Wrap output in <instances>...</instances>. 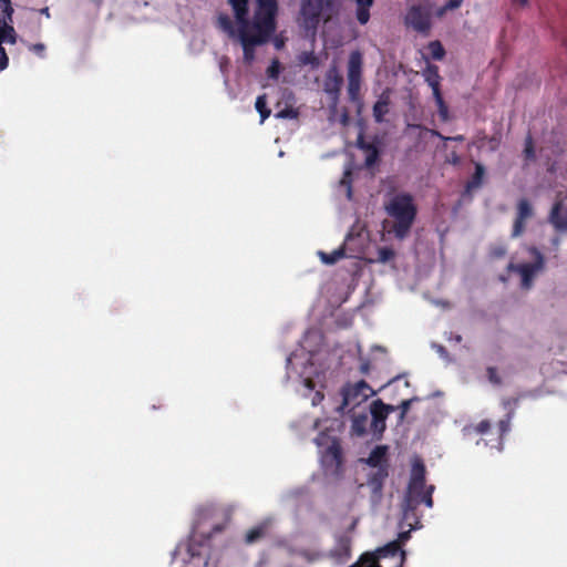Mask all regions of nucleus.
<instances>
[{
	"instance_id": "f257e3e1",
	"label": "nucleus",
	"mask_w": 567,
	"mask_h": 567,
	"mask_svg": "<svg viewBox=\"0 0 567 567\" xmlns=\"http://www.w3.org/2000/svg\"><path fill=\"white\" fill-rule=\"evenodd\" d=\"M233 8L236 25L228 16L218 17V27L231 39L238 41L244 59L251 62L255 49L268 41L276 29V0H256L254 16L248 18V0H228Z\"/></svg>"
},
{
	"instance_id": "f03ea898",
	"label": "nucleus",
	"mask_w": 567,
	"mask_h": 567,
	"mask_svg": "<svg viewBox=\"0 0 567 567\" xmlns=\"http://www.w3.org/2000/svg\"><path fill=\"white\" fill-rule=\"evenodd\" d=\"M383 230L396 240L406 239L417 217V205L413 195L408 192L390 194L383 203Z\"/></svg>"
},
{
	"instance_id": "7ed1b4c3",
	"label": "nucleus",
	"mask_w": 567,
	"mask_h": 567,
	"mask_svg": "<svg viewBox=\"0 0 567 567\" xmlns=\"http://www.w3.org/2000/svg\"><path fill=\"white\" fill-rule=\"evenodd\" d=\"M527 250L534 257V262H511L507 267L509 271L520 276V286L523 289H529L533 286L536 275L545 268V259L540 250L535 246L528 247Z\"/></svg>"
},
{
	"instance_id": "20e7f679",
	"label": "nucleus",
	"mask_w": 567,
	"mask_h": 567,
	"mask_svg": "<svg viewBox=\"0 0 567 567\" xmlns=\"http://www.w3.org/2000/svg\"><path fill=\"white\" fill-rule=\"evenodd\" d=\"M433 492L434 486L430 485L423 497L404 494L402 503V522L406 524L409 527H411V529H416L421 527L420 516L417 515V508L422 503L430 508L433 506Z\"/></svg>"
},
{
	"instance_id": "39448f33",
	"label": "nucleus",
	"mask_w": 567,
	"mask_h": 567,
	"mask_svg": "<svg viewBox=\"0 0 567 567\" xmlns=\"http://www.w3.org/2000/svg\"><path fill=\"white\" fill-rule=\"evenodd\" d=\"M12 12L10 0H0V44L2 42L13 44L16 42V31L11 25ZM8 66V56L4 49L0 45V71Z\"/></svg>"
},
{
	"instance_id": "423d86ee",
	"label": "nucleus",
	"mask_w": 567,
	"mask_h": 567,
	"mask_svg": "<svg viewBox=\"0 0 567 567\" xmlns=\"http://www.w3.org/2000/svg\"><path fill=\"white\" fill-rule=\"evenodd\" d=\"M374 394V390L363 380L348 384L342 389V408L359 405Z\"/></svg>"
},
{
	"instance_id": "0eeeda50",
	"label": "nucleus",
	"mask_w": 567,
	"mask_h": 567,
	"mask_svg": "<svg viewBox=\"0 0 567 567\" xmlns=\"http://www.w3.org/2000/svg\"><path fill=\"white\" fill-rule=\"evenodd\" d=\"M333 0H301V18L307 29H312L319 22L323 11L331 7Z\"/></svg>"
},
{
	"instance_id": "6e6552de",
	"label": "nucleus",
	"mask_w": 567,
	"mask_h": 567,
	"mask_svg": "<svg viewBox=\"0 0 567 567\" xmlns=\"http://www.w3.org/2000/svg\"><path fill=\"white\" fill-rule=\"evenodd\" d=\"M427 488L429 486L425 485V466L421 460H416L412 465L405 494L423 497Z\"/></svg>"
},
{
	"instance_id": "1a4fd4ad",
	"label": "nucleus",
	"mask_w": 567,
	"mask_h": 567,
	"mask_svg": "<svg viewBox=\"0 0 567 567\" xmlns=\"http://www.w3.org/2000/svg\"><path fill=\"white\" fill-rule=\"evenodd\" d=\"M534 216V209L528 199L522 198L517 203L516 217L513 225L512 237H519L526 229V220Z\"/></svg>"
},
{
	"instance_id": "9d476101",
	"label": "nucleus",
	"mask_w": 567,
	"mask_h": 567,
	"mask_svg": "<svg viewBox=\"0 0 567 567\" xmlns=\"http://www.w3.org/2000/svg\"><path fill=\"white\" fill-rule=\"evenodd\" d=\"M563 153V147L554 137L545 141L538 150L539 157L543 159L544 165L547 166L548 172H554L556 164L555 158Z\"/></svg>"
},
{
	"instance_id": "9b49d317",
	"label": "nucleus",
	"mask_w": 567,
	"mask_h": 567,
	"mask_svg": "<svg viewBox=\"0 0 567 567\" xmlns=\"http://www.w3.org/2000/svg\"><path fill=\"white\" fill-rule=\"evenodd\" d=\"M426 74V82L432 89L433 97L435 100L437 112L440 115V118L443 122L449 121V107L443 99L441 87H440V73H425Z\"/></svg>"
},
{
	"instance_id": "f8f14e48",
	"label": "nucleus",
	"mask_w": 567,
	"mask_h": 567,
	"mask_svg": "<svg viewBox=\"0 0 567 567\" xmlns=\"http://www.w3.org/2000/svg\"><path fill=\"white\" fill-rule=\"evenodd\" d=\"M406 24L419 32H426L430 29V13L420 8L412 7L405 18Z\"/></svg>"
},
{
	"instance_id": "ddd939ff",
	"label": "nucleus",
	"mask_w": 567,
	"mask_h": 567,
	"mask_svg": "<svg viewBox=\"0 0 567 567\" xmlns=\"http://www.w3.org/2000/svg\"><path fill=\"white\" fill-rule=\"evenodd\" d=\"M389 464H383V466L374 467L375 470L369 474L368 486L375 498L382 496L384 482L389 476Z\"/></svg>"
},
{
	"instance_id": "4468645a",
	"label": "nucleus",
	"mask_w": 567,
	"mask_h": 567,
	"mask_svg": "<svg viewBox=\"0 0 567 567\" xmlns=\"http://www.w3.org/2000/svg\"><path fill=\"white\" fill-rule=\"evenodd\" d=\"M321 462L326 468L338 472L342 466V450L338 441H333L323 452Z\"/></svg>"
},
{
	"instance_id": "2eb2a0df",
	"label": "nucleus",
	"mask_w": 567,
	"mask_h": 567,
	"mask_svg": "<svg viewBox=\"0 0 567 567\" xmlns=\"http://www.w3.org/2000/svg\"><path fill=\"white\" fill-rule=\"evenodd\" d=\"M548 221L559 233H567V205L556 202L549 213Z\"/></svg>"
},
{
	"instance_id": "dca6fc26",
	"label": "nucleus",
	"mask_w": 567,
	"mask_h": 567,
	"mask_svg": "<svg viewBox=\"0 0 567 567\" xmlns=\"http://www.w3.org/2000/svg\"><path fill=\"white\" fill-rule=\"evenodd\" d=\"M351 556V539L348 536H341L336 546L330 550V557L337 563L343 564Z\"/></svg>"
},
{
	"instance_id": "f3484780",
	"label": "nucleus",
	"mask_w": 567,
	"mask_h": 567,
	"mask_svg": "<svg viewBox=\"0 0 567 567\" xmlns=\"http://www.w3.org/2000/svg\"><path fill=\"white\" fill-rule=\"evenodd\" d=\"M399 553L401 556V561H400L399 567H403L405 559H406V553H405V550H403L401 548L400 542H398V540L388 543L386 545L378 548L373 554H375L378 556V560H379L381 557L395 556Z\"/></svg>"
},
{
	"instance_id": "a211bd4d",
	"label": "nucleus",
	"mask_w": 567,
	"mask_h": 567,
	"mask_svg": "<svg viewBox=\"0 0 567 567\" xmlns=\"http://www.w3.org/2000/svg\"><path fill=\"white\" fill-rule=\"evenodd\" d=\"M390 103L391 100L389 91L382 92L373 105V117L377 123H382L384 121V116L389 113Z\"/></svg>"
},
{
	"instance_id": "6ab92c4d",
	"label": "nucleus",
	"mask_w": 567,
	"mask_h": 567,
	"mask_svg": "<svg viewBox=\"0 0 567 567\" xmlns=\"http://www.w3.org/2000/svg\"><path fill=\"white\" fill-rule=\"evenodd\" d=\"M386 445H378L370 452L365 462L371 467H379L383 466V464H389L386 461Z\"/></svg>"
},
{
	"instance_id": "aec40b11",
	"label": "nucleus",
	"mask_w": 567,
	"mask_h": 567,
	"mask_svg": "<svg viewBox=\"0 0 567 567\" xmlns=\"http://www.w3.org/2000/svg\"><path fill=\"white\" fill-rule=\"evenodd\" d=\"M269 529V523L262 522L250 529H248L245 534L246 544H254L262 539Z\"/></svg>"
},
{
	"instance_id": "412c9836",
	"label": "nucleus",
	"mask_w": 567,
	"mask_h": 567,
	"mask_svg": "<svg viewBox=\"0 0 567 567\" xmlns=\"http://www.w3.org/2000/svg\"><path fill=\"white\" fill-rule=\"evenodd\" d=\"M395 409V406L385 404L381 400H375L371 404V419L386 421L389 413Z\"/></svg>"
},
{
	"instance_id": "4be33fe9",
	"label": "nucleus",
	"mask_w": 567,
	"mask_h": 567,
	"mask_svg": "<svg viewBox=\"0 0 567 567\" xmlns=\"http://www.w3.org/2000/svg\"><path fill=\"white\" fill-rule=\"evenodd\" d=\"M327 80L324 82V91L332 95L333 97H337L340 87L343 83V76L342 73H327Z\"/></svg>"
},
{
	"instance_id": "5701e85b",
	"label": "nucleus",
	"mask_w": 567,
	"mask_h": 567,
	"mask_svg": "<svg viewBox=\"0 0 567 567\" xmlns=\"http://www.w3.org/2000/svg\"><path fill=\"white\" fill-rule=\"evenodd\" d=\"M357 4L355 17L360 24H367L370 19V8L373 0H352Z\"/></svg>"
},
{
	"instance_id": "b1692460",
	"label": "nucleus",
	"mask_w": 567,
	"mask_h": 567,
	"mask_svg": "<svg viewBox=\"0 0 567 567\" xmlns=\"http://www.w3.org/2000/svg\"><path fill=\"white\" fill-rule=\"evenodd\" d=\"M523 158L525 166L535 163L537 159L535 143L530 133L526 135L524 141Z\"/></svg>"
},
{
	"instance_id": "393cba45",
	"label": "nucleus",
	"mask_w": 567,
	"mask_h": 567,
	"mask_svg": "<svg viewBox=\"0 0 567 567\" xmlns=\"http://www.w3.org/2000/svg\"><path fill=\"white\" fill-rule=\"evenodd\" d=\"M362 73H348V93L352 101L359 99Z\"/></svg>"
},
{
	"instance_id": "a878e982",
	"label": "nucleus",
	"mask_w": 567,
	"mask_h": 567,
	"mask_svg": "<svg viewBox=\"0 0 567 567\" xmlns=\"http://www.w3.org/2000/svg\"><path fill=\"white\" fill-rule=\"evenodd\" d=\"M318 255L323 264L334 265L344 257L346 250L343 247H339L331 252L319 251Z\"/></svg>"
},
{
	"instance_id": "bb28decb",
	"label": "nucleus",
	"mask_w": 567,
	"mask_h": 567,
	"mask_svg": "<svg viewBox=\"0 0 567 567\" xmlns=\"http://www.w3.org/2000/svg\"><path fill=\"white\" fill-rule=\"evenodd\" d=\"M513 413H508L505 419L501 420L497 424L498 437H497V447L502 450L503 439L511 430V420Z\"/></svg>"
},
{
	"instance_id": "cd10ccee",
	"label": "nucleus",
	"mask_w": 567,
	"mask_h": 567,
	"mask_svg": "<svg viewBox=\"0 0 567 567\" xmlns=\"http://www.w3.org/2000/svg\"><path fill=\"white\" fill-rule=\"evenodd\" d=\"M349 567H381V565L378 563V556L375 554L364 553L357 563Z\"/></svg>"
},
{
	"instance_id": "c85d7f7f",
	"label": "nucleus",
	"mask_w": 567,
	"mask_h": 567,
	"mask_svg": "<svg viewBox=\"0 0 567 567\" xmlns=\"http://www.w3.org/2000/svg\"><path fill=\"white\" fill-rule=\"evenodd\" d=\"M368 416L355 415L352 420V433L358 436H363L367 433Z\"/></svg>"
},
{
	"instance_id": "c756f323",
	"label": "nucleus",
	"mask_w": 567,
	"mask_h": 567,
	"mask_svg": "<svg viewBox=\"0 0 567 567\" xmlns=\"http://www.w3.org/2000/svg\"><path fill=\"white\" fill-rule=\"evenodd\" d=\"M484 173H485L484 166L482 164L477 163L475 165V172H474L471 181H468L466 184V189L471 190L474 188H478L482 185V179H483Z\"/></svg>"
},
{
	"instance_id": "7c9ffc66",
	"label": "nucleus",
	"mask_w": 567,
	"mask_h": 567,
	"mask_svg": "<svg viewBox=\"0 0 567 567\" xmlns=\"http://www.w3.org/2000/svg\"><path fill=\"white\" fill-rule=\"evenodd\" d=\"M255 107L260 114L261 123L269 117L271 111L267 106V95L262 94L256 99Z\"/></svg>"
},
{
	"instance_id": "2f4dec72",
	"label": "nucleus",
	"mask_w": 567,
	"mask_h": 567,
	"mask_svg": "<svg viewBox=\"0 0 567 567\" xmlns=\"http://www.w3.org/2000/svg\"><path fill=\"white\" fill-rule=\"evenodd\" d=\"M299 115V111L292 105H286L284 109L278 110L276 113V117L278 118H297Z\"/></svg>"
},
{
	"instance_id": "473e14b6",
	"label": "nucleus",
	"mask_w": 567,
	"mask_h": 567,
	"mask_svg": "<svg viewBox=\"0 0 567 567\" xmlns=\"http://www.w3.org/2000/svg\"><path fill=\"white\" fill-rule=\"evenodd\" d=\"M299 61L301 66H311V68H319L320 63L318 62V59L312 53H302L299 55Z\"/></svg>"
},
{
	"instance_id": "72a5a7b5",
	"label": "nucleus",
	"mask_w": 567,
	"mask_h": 567,
	"mask_svg": "<svg viewBox=\"0 0 567 567\" xmlns=\"http://www.w3.org/2000/svg\"><path fill=\"white\" fill-rule=\"evenodd\" d=\"M370 427L373 435L380 439L386 427L385 421L371 419Z\"/></svg>"
},
{
	"instance_id": "f704fd0d",
	"label": "nucleus",
	"mask_w": 567,
	"mask_h": 567,
	"mask_svg": "<svg viewBox=\"0 0 567 567\" xmlns=\"http://www.w3.org/2000/svg\"><path fill=\"white\" fill-rule=\"evenodd\" d=\"M362 58L359 52H352L349 58L348 71H360Z\"/></svg>"
},
{
	"instance_id": "c9c22d12",
	"label": "nucleus",
	"mask_w": 567,
	"mask_h": 567,
	"mask_svg": "<svg viewBox=\"0 0 567 567\" xmlns=\"http://www.w3.org/2000/svg\"><path fill=\"white\" fill-rule=\"evenodd\" d=\"M395 256V252L392 248L382 247L378 250V259L381 262H388L392 260Z\"/></svg>"
},
{
	"instance_id": "e433bc0d",
	"label": "nucleus",
	"mask_w": 567,
	"mask_h": 567,
	"mask_svg": "<svg viewBox=\"0 0 567 567\" xmlns=\"http://www.w3.org/2000/svg\"><path fill=\"white\" fill-rule=\"evenodd\" d=\"M429 52L434 59L439 60L443 56L444 50L439 42H432L429 45Z\"/></svg>"
},
{
	"instance_id": "4c0bfd02",
	"label": "nucleus",
	"mask_w": 567,
	"mask_h": 567,
	"mask_svg": "<svg viewBox=\"0 0 567 567\" xmlns=\"http://www.w3.org/2000/svg\"><path fill=\"white\" fill-rule=\"evenodd\" d=\"M417 400H419L417 398H412V399L403 400L401 402V404L399 405V409H400L399 419L401 421L405 417L406 413L409 412L412 402L417 401Z\"/></svg>"
},
{
	"instance_id": "58836bf2",
	"label": "nucleus",
	"mask_w": 567,
	"mask_h": 567,
	"mask_svg": "<svg viewBox=\"0 0 567 567\" xmlns=\"http://www.w3.org/2000/svg\"><path fill=\"white\" fill-rule=\"evenodd\" d=\"M487 378L489 380L491 383L495 384V385H499L502 384V379L501 377L498 375L497 373V369L494 368V367H488L487 370Z\"/></svg>"
},
{
	"instance_id": "ea45409f",
	"label": "nucleus",
	"mask_w": 567,
	"mask_h": 567,
	"mask_svg": "<svg viewBox=\"0 0 567 567\" xmlns=\"http://www.w3.org/2000/svg\"><path fill=\"white\" fill-rule=\"evenodd\" d=\"M492 427V424L488 420H482L474 426V431L477 434H487Z\"/></svg>"
},
{
	"instance_id": "a19ab883",
	"label": "nucleus",
	"mask_w": 567,
	"mask_h": 567,
	"mask_svg": "<svg viewBox=\"0 0 567 567\" xmlns=\"http://www.w3.org/2000/svg\"><path fill=\"white\" fill-rule=\"evenodd\" d=\"M378 158H379V150L378 148L372 150L365 156V165L368 167L373 166L377 163Z\"/></svg>"
},
{
	"instance_id": "79ce46f5",
	"label": "nucleus",
	"mask_w": 567,
	"mask_h": 567,
	"mask_svg": "<svg viewBox=\"0 0 567 567\" xmlns=\"http://www.w3.org/2000/svg\"><path fill=\"white\" fill-rule=\"evenodd\" d=\"M559 246H560V237L556 235V236L550 238V247H548L547 250L549 252L553 251L554 252V257H557V252H558Z\"/></svg>"
},
{
	"instance_id": "37998d69",
	"label": "nucleus",
	"mask_w": 567,
	"mask_h": 567,
	"mask_svg": "<svg viewBox=\"0 0 567 567\" xmlns=\"http://www.w3.org/2000/svg\"><path fill=\"white\" fill-rule=\"evenodd\" d=\"M370 368H371V364H370V361L369 359L367 358H360V372L362 374H368L370 372Z\"/></svg>"
},
{
	"instance_id": "c03bdc74",
	"label": "nucleus",
	"mask_w": 567,
	"mask_h": 567,
	"mask_svg": "<svg viewBox=\"0 0 567 567\" xmlns=\"http://www.w3.org/2000/svg\"><path fill=\"white\" fill-rule=\"evenodd\" d=\"M351 173L347 171L344 173L343 178L341 179V184L346 185L348 187V197H351L352 190H351V181H350Z\"/></svg>"
},
{
	"instance_id": "a18cd8bd",
	"label": "nucleus",
	"mask_w": 567,
	"mask_h": 567,
	"mask_svg": "<svg viewBox=\"0 0 567 567\" xmlns=\"http://www.w3.org/2000/svg\"><path fill=\"white\" fill-rule=\"evenodd\" d=\"M411 528L409 530H403L401 533H399L398 535V542H400V546L402 547V545L408 542L411 537Z\"/></svg>"
},
{
	"instance_id": "49530a36",
	"label": "nucleus",
	"mask_w": 567,
	"mask_h": 567,
	"mask_svg": "<svg viewBox=\"0 0 567 567\" xmlns=\"http://www.w3.org/2000/svg\"><path fill=\"white\" fill-rule=\"evenodd\" d=\"M225 529V524H217L213 527L212 532L205 537V540H209L214 534L221 533Z\"/></svg>"
},
{
	"instance_id": "de8ad7c7",
	"label": "nucleus",
	"mask_w": 567,
	"mask_h": 567,
	"mask_svg": "<svg viewBox=\"0 0 567 567\" xmlns=\"http://www.w3.org/2000/svg\"><path fill=\"white\" fill-rule=\"evenodd\" d=\"M463 0H449L444 6L449 10L457 9L462 4Z\"/></svg>"
},
{
	"instance_id": "09e8293b",
	"label": "nucleus",
	"mask_w": 567,
	"mask_h": 567,
	"mask_svg": "<svg viewBox=\"0 0 567 567\" xmlns=\"http://www.w3.org/2000/svg\"><path fill=\"white\" fill-rule=\"evenodd\" d=\"M433 134L443 138V140H447V141H455V142H463L464 141V136L463 135H456V136H452V137H444L443 135H441L437 131H433Z\"/></svg>"
},
{
	"instance_id": "8fccbe9b",
	"label": "nucleus",
	"mask_w": 567,
	"mask_h": 567,
	"mask_svg": "<svg viewBox=\"0 0 567 567\" xmlns=\"http://www.w3.org/2000/svg\"><path fill=\"white\" fill-rule=\"evenodd\" d=\"M268 74V81H271L274 83H278L280 81V78L284 73H267Z\"/></svg>"
},
{
	"instance_id": "3c124183",
	"label": "nucleus",
	"mask_w": 567,
	"mask_h": 567,
	"mask_svg": "<svg viewBox=\"0 0 567 567\" xmlns=\"http://www.w3.org/2000/svg\"><path fill=\"white\" fill-rule=\"evenodd\" d=\"M31 50L38 54H42L44 51V45L41 43L34 44L31 47Z\"/></svg>"
},
{
	"instance_id": "603ef678",
	"label": "nucleus",
	"mask_w": 567,
	"mask_h": 567,
	"mask_svg": "<svg viewBox=\"0 0 567 567\" xmlns=\"http://www.w3.org/2000/svg\"><path fill=\"white\" fill-rule=\"evenodd\" d=\"M367 143H368V142L364 140L363 134H362V133H360V134L358 135V138H357V146H358V148H360V150H361V148H362V146H363V145H365Z\"/></svg>"
},
{
	"instance_id": "864d4df0",
	"label": "nucleus",
	"mask_w": 567,
	"mask_h": 567,
	"mask_svg": "<svg viewBox=\"0 0 567 567\" xmlns=\"http://www.w3.org/2000/svg\"><path fill=\"white\" fill-rule=\"evenodd\" d=\"M375 148H378L375 144L368 142L365 145L362 146L361 150L368 154L369 152H371L372 150H375Z\"/></svg>"
},
{
	"instance_id": "5fc2aeb1",
	"label": "nucleus",
	"mask_w": 567,
	"mask_h": 567,
	"mask_svg": "<svg viewBox=\"0 0 567 567\" xmlns=\"http://www.w3.org/2000/svg\"><path fill=\"white\" fill-rule=\"evenodd\" d=\"M322 399H323V394L321 392H316V394L312 399V403L317 404V402H320Z\"/></svg>"
},
{
	"instance_id": "6e6d98bb",
	"label": "nucleus",
	"mask_w": 567,
	"mask_h": 567,
	"mask_svg": "<svg viewBox=\"0 0 567 567\" xmlns=\"http://www.w3.org/2000/svg\"><path fill=\"white\" fill-rule=\"evenodd\" d=\"M446 11L447 9L445 8V6H443L435 11V14L441 18L445 14Z\"/></svg>"
},
{
	"instance_id": "4d7b16f0",
	"label": "nucleus",
	"mask_w": 567,
	"mask_h": 567,
	"mask_svg": "<svg viewBox=\"0 0 567 567\" xmlns=\"http://www.w3.org/2000/svg\"><path fill=\"white\" fill-rule=\"evenodd\" d=\"M188 553H189V554H190V556H193V557H194V556H196V555H199V553H197V551L195 550V548H194V544H193V543H190V544L188 545Z\"/></svg>"
},
{
	"instance_id": "13d9d810",
	"label": "nucleus",
	"mask_w": 567,
	"mask_h": 567,
	"mask_svg": "<svg viewBox=\"0 0 567 567\" xmlns=\"http://www.w3.org/2000/svg\"><path fill=\"white\" fill-rule=\"evenodd\" d=\"M274 43L277 49H280L284 45V42L280 39H275Z\"/></svg>"
},
{
	"instance_id": "bf43d9fd",
	"label": "nucleus",
	"mask_w": 567,
	"mask_h": 567,
	"mask_svg": "<svg viewBox=\"0 0 567 567\" xmlns=\"http://www.w3.org/2000/svg\"><path fill=\"white\" fill-rule=\"evenodd\" d=\"M284 96L287 97L288 100L293 97L292 92L287 90L284 92Z\"/></svg>"
},
{
	"instance_id": "052dcab7",
	"label": "nucleus",
	"mask_w": 567,
	"mask_h": 567,
	"mask_svg": "<svg viewBox=\"0 0 567 567\" xmlns=\"http://www.w3.org/2000/svg\"><path fill=\"white\" fill-rule=\"evenodd\" d=\"M514 2L520 6H525L527 4L528 0H514Z\"/></svg>"
},
{
	"instance_id": "680f3d73",
	"label": "nucleus",
	"mask_w": 567,
	"mask_h": 567,
	"mask_svg": "<svg viewBox=\"0 0 567 567\" xmlns=\"http://www.w3.org/2000/svg\"><path fill=\"white\" fill-rule=\"evenodd\" d=\"M277 69H278L277 63H274V65H271L267 71L274 72V71H277Z\"/></svg>"
},
{
	"instance_id": "e2e57ef3",
	"label": "nucleus",
	"mask_w": 567,
	"mask_h": 567,
	"mask_svg": "<svg viewBox=\"0 0 567 567\" xmlns=\"http://www.w3.org/2000/svg\"><path fill=\"white\" fill-rule=\"evenodd\" d=\"M312 384H313V383H312V381H311V380H309V379H307V380H306V385H307V386L311 388V386H312Z\"/></svg>"
},
{
	"instance_id": "0e129e2a",
	"label": "nucleus",
	"mask_w": 567,
	"mask_h": 567,
	"mask_svg": "<svg viewBox=\"0 0 567 567\" xmlns=\"http://www.w3.org/2000/svg\"><path fill=\"white\" fill-rule=\"evenodd\" d=\"M204 567H217V566L216 565L210 566L208 561H205V566Z\"/></svg>"
},
{
	"instance_id": "69168bd1",
	"label": "nucleus",
	"mask_w": 567,
	"mask_h": 567,
	"mask_svg": "<svg viewBox=\"0 0 567 567\" xmlns=\"http://www.w3.org/2000/svg\"><path fill=\"white\" fill-rule=\"evenodd\" d=\"M503 254H504V251H503V250L497 251V255H498V256H501V255H503Z\"/></svg>"
}]
</instances>
